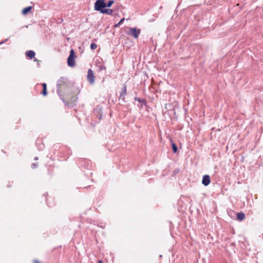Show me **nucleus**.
<instances>
[{
  "label": "nucleus",
  "instance_id": "17",
  "mask_svg": "<svg viewBox=\"0 0 263 263\" xmlns=\"http://www.w3.org/2000/svg\"><path fill=\"white\" fill-rule=\"evenodd\" d=\"M41 93L43 96H47V88H43V90H42V91Z\"/></svg>",
  "mask_w": 263,
  "mask_h": 263
},
{
  "label": "nucleus",
  "instance_id": "25",
  "mask_svg": "<svg viewBox=\"0 0 263 263\" xmlns=\"http://www.w3.org/2000/svg\"><path fill=\"white\" fill-rule=\"evenodd\" d=\"M98 263H103V261L101 260H99Z\"/></svg>",
  "mask_w": 263,
  "mask_h": 263
},
{
  "label": "nucleus",
  "instance_id": "10",
  "mask_svg": "<svg viewBox=\"0 0 263 263\" xmlns=\"http://www.w3.org/2000/svg\"><path fill=\"white\" fill-rule=\"evenodd\" d=\"M25 55L30 59H32L33 58H34L35 53L33 50H27L25 52Z\"/></svg>",
  "mask_w": 263,
  "mask_h": 263
},
{
  "label": "nucleus",
  "instance_id": "11",
  "mask_svg": "<svg viewBox=\"0 0 263 263\" xmlns=\"http://www.w3.org/2000/svg\"><path fill=\"white\" fill-rule=\"evenodd\" d=\"M96 66L97 67L98 72H100L102 70H105L106 68L104 65L101 64L100 62L97 63Z\"/></svg>",
  "mask_w": 263,
  "mask_h": 263
},
{
  "label": "nucleus",
  "instance_id": "5",
  "mask_svg": "<svg viewBox=\"0 0 263 263\" xmlns=\"http://www.w3.org/2000/svg\"><path fill=\"white\" fill-rule=\"evenodd\" d=\"M93 113L96 118L100 121L102 118V107L100 105H97L94 109Z\"/></svg>",
  "mask_w": 263,
  "mask_h": 263
},
{
  "label": "nucleus",
  "instance_id": "14",
  "mask_svg": "<svg viewBox=\"0 0 263 263\" xmlns=\"http://www.w3.org/2000/svg\"><path fill=\"white\" fill-rule=\"evenodd\" d=\"M32 8V6H28L24 8L22 11L23 15H26L30 12Z\"/></svg>",
  "mask_w": 263,
  "mask_h": 263
},
{
  "label": "nucleus",
  "instance_id": "28",
  "mask_svg": "<svg viewBox=\"0 0 263 263\" xmlns=\"http://www.w3.org/2000/svg\"><path fill=\"white\" fill-rule=\"evenodd\" d=\"M46 203H47V204H48L47 201V199H46Z\"/></svg>",
  "mask_w": 263,
  "mask_h": 263
},
{
  "label": "nucleus",
  "instance_id": "18",
  "mask_svg": "<svg viewBox=\"0 0 263 263\" xmlns=\"http://www.w3.org/2000/svg\"><path fill=\"white\" fill-rule=\"evenodd\" d=\"M97 45L96 44L94 43H91L90 44V48L91 50H95L97 48Z\"/></svg>",
  "mask_w": 263,
  "mask_h": 263
},
{
  "label": "nucleus",
  "instance_id": "22",
  "mask_svg": "<svg viewBox=\"0 0 263 263\" xmlns=\"http://www.w3.org/2000/svg\"><path fill=\"white\" fill-rule=\"evenodd\" d=\"M43 88H47V84L45 83H43L42 84Z\"/></svg>",
  "mask_w": 263,
  "mask_h": 263
},
{
  "label": "nucleus",
  "instance_id": "24",
  "mask_svg": "<svg viewBox=\"0 0 263 263\" xmlns=\"http://www.w3.org/2000/svg\"><path fill=\"white\" fill-rule=\"evenodd\" d=\"M120 25H121V24H119V23H118V24H116L115 26V27H119V26H120Z\"/></svg>",
  "mask_w": 263,
  "mask_h": 263
},
{
  "label": "nucleus",
  "instance_id": "30",
  "mask_svg": "<svg viewBox=\"0 0 263 263\" xmlns=\"http://www.w3.org/2000/svg\"><path fill=\"white\" fill-rule=\"evenodd\" d=\"M10 36H9V37H8V38L7 39L8 40V39H10Z\"/></svg>",
  "mask_w": 263,
  "mask_h": 263
},
{
  "label": "nucleus",
  "instance_id": "9",
  "mask_svg": "<svg viewBox=\"0 0 263 263\" xmlns=\"http://www.w3.org/2000/svg\"><path fill=\"white\" fill-rule=\"evenodd\" d=\"M134 100L141 103L140 107L142 108L143 106H146L147 105V101L145 99H141L138 97H135Z\"/></svg>",
  "mask_w": 263,
  "mask_h": 263
},
{
  "label": "nucleus",
  "instance_id": "1",
  "mask_svg": "<svg viewBox=\"0 0 263 263\" xmlns=\"http://www.w3.org/2000/svg\"><path fill=\"white\" fill-rule=\"evenodd\" d=\"M67 87L68 84L66 79L64 78H61L60 79L58 80L57 83V93L60 97L61 98L63 95V92L67 88Z\"/></svg>",
  "mask_w": 263,
  "mask_h": 263
},
{
  "label": "nucleus",
  "instance_id": "12",
  "mask_svg": "<svg viewBox=\"0 0 263 263\" xmlns=\"http://www.w3.org/2000/svg\"><path fill=\"white\" fill-rule=\"evenodd\" d=\"M113 13V10L111 9H106L105 8L104 9L102 10L101 12V13L102 14H105L107 15H112Z\"/></svg>",
  "mask_w": 263,
  "mask_h": 263
},
{
  "label": "nucleus",
  "instance_id": "3",
  "mask_svg": "<svg viewBox=\"0 0 263 263\" xmlns=\"http://www.w3.org/2000/svg\"><path fill=\"white\" fill-rule=\"evenodd\" d=\"M76 56L75 55L74 51L71 49L70 51V54L67 58V65L70 67H73L76 65L75 59Z\"/></svg>",
  "mask_w": 263,
  "mask_h": 263
},
{
  "label": "nucleus",
  "instance_id": "26",
  "mask_svg": "<svg viewBox=\"0 0 263 263\" xmlns=\"http://www.w3.org/2000/svg\"><path fill=\"white\" fill-rule=\"evenodd\" d=\"M38 159H39V158H38L37 157H35L34 158V160H38Z\"/></svg>",
  "mask_w": 263,
  "mask_h": 263
},
{
  "label": "nucleus",
  "instance_id": "29",
  "mask_svg": "<svg viewBox=\"0 0 263 263\" xmlns=\"http://www.w3.org/2000/svg\"><path fill=\"white\" fill-rule=\"evenodd\" d=\"M231 245H232V246H234V244L233 243H231Z\"/></svg>",
  "mask_w": 263,
  "mask_h": 263
},
{
  "label": "nucleus",
  "instance_id": "23",
  "mask_svg": "<svg viewBox=\"0 0 263 263\" xmlns=\"http://www.w3.org/2000/svg\"><path fill=\"white\" fill-rule=\"evenodd\" d=\"M33 261L34 263H41L39 260H38L37 259H34V260H33Z\"/></svg>",
  "mask_w": 263,
  "mask_h": 263
},
{
  "label": "nucleus",
  "instance_id": "21",
  "mask_svg": "<svg viewBox=\"0 0 263 263\" xmlns=\"http://www.w3.org/2000/svg\"><path fill=\"white\" fill-rule=\"evenodd\" d=\"M7 41H8V39H5L4 41L0 42V45L3 44H4V43L7 42Z\"/></svg>",
  "mask_w": 263,
  "mask_h": 263
},
{
  "label": "nucleus",
  "instance_id": "20",
  "mask_svg": "<svg viewBox=\"0 0 263 263\" xmlns=\"http://www.w3.org/2000/svg\"><path fill=\"white\" fill-rule=\"evenodd\" d=\"M124 18H122V19H121L120 21L119 22V24H120L121 25L123 24V22L124 21Z\"/></svg>",
  "mask_w": 263,
  "mask_h": 263
},
{
  "label": "nucleus",
  "instance_id": "15",
  "mask_svg": "<svg viewBox=\"0 0 263 263\" xmlns=\"http://www.w3.org/2000/svg\"><path fill=\"white\" fill-rule=\"evenodd\" d=\"M171 145H172V149L174 153H177L178 152V147L177 145L173 141V140L171 139Z\"/></svg>",
  "mask_w": 263,
  "mask_h": 263
},
{
  "label": "nucleus",
  "instance_id": "7",
  "mask_svg": "<svg viewBox=\"0 0 263 263\" xmlns=\"http://www.w3.org/2000/svg\"><path fill=\"white\" fill-rule=\"evenodd\" d=\"M211 182V178L209 175H204L202 177V183L204 186H208Z\"/></svg>",
  "mask_w": 263,
  "mask_h": 263
},
{
  "label": "nucleus",
  "instance_id": "8",
  "mask_svg": "<svg viewBox=\"0 0 263 263\" xmlns=\"http://www.w3.org/2000/svg\"><path fill=\"white\" fill-rule=\"evenodd\" d=\"M126 91H127L126 85L125 83L124 84V86H123L121 92H120V98H121V99L122 100V101L124 103L126 102L125 95L126 94Z\"/></svg>",
  "mask_w": 263,
  "mask_h": 263
},
{
  "label": "nucleus",
  "instance_id": "27",
  "mask_svg": "<svg viewBox=\"0 0 263 263\" xmlns=\"http://www.w3.org/2000/svg\"><path fill=\"white\" fill-rule=\"evenodd\" d=\"M34 61H37L36 59L34 58Z\"/></svg>",
  "mask_w": 263,
  "mask_h": 263
},
{
  "label": "nucleus",
  "instance_id": "19",
  "mask_svg": "<svg viewBox=\"0 0 263 263\" xmlns=\"http://www.w3.org/2000/svg\"><path fill=\"white\" fill-rule=\"evenodd\" d=\"M38 166V163H33L31 164V168H34Z\"/></svg>",
  "mask_w": 263,
  "mask_h": 263
},
{
  "label": "nucleus",
  "instance_id": "2",
  "mask_svg": "<svg viewBox=\"0 0 263 263\" xmlns=\"http://www.w3.org/2000/svg\"><path fill=\"white\" fill-rule=\"evenodd\" d=\"M129 31L126 34L137 39L139 37L141 33V30L137 27H128Z\"/></svg>",
  "mask_w": 263,
  "mask_h": 263
},
{
  "label": "nucleus",
  "instance_id": "31",
  "mask_svg": "<svg viewBox=\"0 0 263 263\" xmlns=\"http://www.w3.org/2000/svg\"><path fill=\"white\" fill-rule=\"evenodd\" d=\"M10 36H9V37H8V38L7 39L8 40V39H10Z\"/></svg>",
  "mask_w": 263,
  "mask_h": 263
},
{
  "label": "nucleus",
  "instance_id": "16",
  "mask_svg": "<svg viewBox=\"0 0 263 263\" xmlns=\"http://www.w3.org/2000/svg\"><path fill=\"white\" fill-rule=\"evenodd\" d=\"M115 3V1L113 0H110L106 3V7L109 8L110 7Z\"/></svg>",
  "mask_w": 263,
  "mask_h": 263
},
{
  "label": "nucleus",
  "instance_id": "6",
  "mask_svg": "<svg viewBox=\"0 0 263 263\" xmlns=\"http://www.w3.org/2000/svg\"><path fill=\"white\" fill-rule=\"evenodd\" d=\"M87 79L90 84H92L95 82V76L93 71L91 69H89L87 72Z\"/></svg>",
  "mask_w": 263,
  "mask_h": 263
},
{
  "label": "nucleus",
  "instance_id": "13",
  "mask_svg": "<svg viewBox=\"0 0 263 263\" xmlns=\"http://www.w3.org/2000/svg\"><path fill=\"white\" fill-rule=\"evenodd\" d=\"M237 219L239 221L243 220L245 218V214L242 212L237 213Z\"/></svg>",
  "mask_w": 263,
  "mask_h": 263
},
{
  "label": "nucleus",
  "instance_id": "4",
  "mask_svg": "<svg viewBox=\"0 0 263 263\" xmlns=\"http://www.w3.org/2000/svg\"><path fill=\"white\" fill-rule=\"evenodd\" d=\"M106 8L105 0H97L94 4L95 10L99 11L100 13L103 9Z\"/></svg>",
  "mask_w": 263,
  "mask_h": 263
}]
</instances>
